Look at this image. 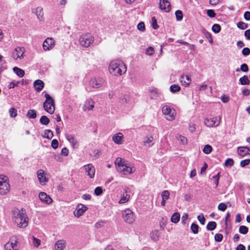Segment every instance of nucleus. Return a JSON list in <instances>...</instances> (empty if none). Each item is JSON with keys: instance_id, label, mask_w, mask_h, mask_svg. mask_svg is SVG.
<instances>
[{"instance_id": "obj_30", "label": "nucleus", "mask_w": 250, "mask_h": 250, "mask_svg": "<svg viewBox=\"0 0 250 250\" xmlns=\"http://www.w3.org/2000/svg\"><path fill=\"white\" fill-rule=\"evenodd\" d=\"M150 237L152 241L154 242L158 241L160 237L159 231L158 230L152 231L150 233Z\"/></svg>"}, {"instance_id": "obj_22", "label": "nucleus", "mask_w": 250, "mask_h": 250, "mask_svg": "<svg viewBox=\"0 0 250 250\" xmlns=\"http://www.w3.org/2000/svg\"><path fill=\"white\" fill-rule=\"evenodd\" d=\"M180 82L182 85L187 87L190 83L191 79L188 75H183L180 77Z\"/></svg>"}, {"instance_id": "obj_61", "label": "nucleus", "mask_w": 250, "mask_h": 250, "mask_svg": "<svg viewBox=\"0 0 250 250\" xmlns=\"http://www.w3.org/2000/svg\"><path fill=\"white\" fill-rule=\"evenodd\" d=\"M20 83V82H15V81H13L12 82H11L9 85L8 86V88L9 89L10 88H14L15 86H18V84H19Z\"/></svg>"}, {"instance_id": "obj_44", "label": "nucleus", "mask_w": 250, "mask_h": 250, "mask_svg": "<svg viewBox=\"0 0 250 250\" xmlns=\"http://www.w3.org/2000/svg\"><path fill=\"white\" fill-rule=\"evenodd\" d=\"M190 229L193 233L197 234L198 232L199 227L197 225L192 223L191 225Z\"/></svg>"}, {"instance_id": "obj_31", "label": "nucleus", "mask_w": 250, "mask_h": 250, "mask_svg": "<svg viewBox=\"0 0 250 250\" xmlns=\"http://www.w3.org/2000/svg\"><path fill=\"white\" fill-rule=\"evenodd\" d=\"M32 240V244L34 248H38L41 244V241L38 238L34 236H32L31 238Z\"/></svg>"}, {"instance_id": "obj_57", "label": "nucleus", "mask_w": 250, "mask_h": 250, "mask_svg": "<svg viewBox=\"0 0 250 250\" xmlns=\"http://www.w3.org/2000/svg\"><path fill=\"white\" fill-rule=\"evenodd\" d=\"M242 53L244 56H248L250 54V49L248 47H245L243 49Z\"/></svg>"}, {"instance_id": "obj_21", "label": "nucleus", "mask_w": 250, "mask_h": 250, "mask_svg": "<svg viewBox=\"0 0 250 250\" xmlns=\"http://www.w3.org/2000/svg\"><path fill=\"white\" fill-rule=\"evenodd\" d=\"M94 102L92 99H87L83 104V109L84 111L92 110L94 107Z\"/></svg>"}, {"instance_id": "obj_42", "label": "nucleus", "mask_w": 250, "mask_h": 250, "mask_svg": "<svg viewBox=\"0 0 250 250\" xmlns=\"http://www.w3.org/2000/svg\"><path fill=\"white\" fill-rule=\"evenodd\" d=\"M212 30L215 33H219L221 30V26L218 24H214L212 27Z\"/></svg>"}, {"instance_id": "obj_62", "label": "nucleus", "mask_w": 250, "mask_h": 250, "mask_svg": "<svg viewBox=\"0 0 250 250\" xmlns=\"http://www.w3.org/2000/svg\"><path fill=\"white\" fill-rule=\"evenodd\" d=\"M59 143L58 141L56 139H53L51 143L52 147L56 149L58 147Z\"/></svg>"}, {"instance_id": "obj_46", "label": "nucleus", "mask_w": 250, "mask_h": 250, "mask_svg": "<svg viewBox=\"0 0 250 250\" xmlns=\"http://www.w3.org/2000/svg\"><path fill=\"white\" fill-rule=\"evenodd\" d=\"M154 53V48L152 46H149L146 49V54L148 56L152 55Z\"/></svg>"}, {"instance_id": "obj_59", "label": "nucleus", "mask_w": 250, "mask_h": 250, "mask_svg": "<svg viewBox=\"0 0 250 250\" xmlns=\"http://www.w3.org/2000/svg\"><path fill=\"white\" fill-rule=\"evenodd\" d=\"M218 208L219 210L225 211L227 208V206L225 203H221L219 204Z\"/></svg>"}, {"instance_id": "obj_23", "label": "nucleus", "mask_w": 250, "mask_h": 250, "mask_svg": "<svg viewBox=\"0 0 250 250\" xmlns=\"http://www.w3.org/2000/svg\"><path fill=\"white\" fill-rule=\"evenodd\" d=\"M161 197H162V202H161V206L164 207L166 206L167 201L169 199L170 197V193L169 192L165 190L163 191L161 193Z\"/></svg>"}, {"instance_id": "obj_33", "label": "nucleus", "mask_w": 250, "mask_h": 250, "mask_svg": "<svg viewBox=\"0 0 250 250\" xmlns=\"http://www.w3.org/2000/svg\"><path fill=\"white\" fill-rule=\"evenodd\" d=\"M13 71L17 75L21 78L23 77L25 74L23 70L17 67H14L13 68Z\"/></svg>"}, {"instance_id": "obj_55", "label": "nucleus", "mask_w": 250, "mask_h": 250, "mask_svg": "<svg viewBox=\"0 0 250 250\" xmlns=\"http://www.w3.org/2000/svg\"><path fill=\"white\" fill-rule=\"evenodd\" d=\"M207 13L208 16L210 18H214L216 16V13L212 9L207 10Z\"/></svg>"}, {"instance_id": "obj_15", "label": "nucleus", "mask_w": 250, "mask_h": 250, "mask_svg": "<svg viewBox=\"0 0 250 250\" xmlns=\"http://www.w3.org/2000/svg\"><path fill=\"white\" fill-rule=\"evenodd\" d=\"M18 241L15 239H10L4 245L5 250H18Z\"/></svg>"}, {"instance_id": "obj_13", "label": "nucleus", "mask_w": 250, "mask_h": 250, "mask_svg": "<svg viewBox=\"0 0 250 250\" xmlns=\"http://www.w3.org/2000/svg\"><path fill=\"white\" fill-rule=\"evenodd\" d=\"M87 209V207L85 206L82 204H78L76 206L75 210L74 212L75 217L79 218L84 214Z\"/></svg>"}, {"instance_id": "obj_2", "label": "nucleus", "mask_w": 250, "mask_h": 250, "mask_svg": "<svg viewBox=\"0 0 250 250\" xmlns=\"http://www.w3.org/2000/svg\"><path fill=\"white\" fill-rule=\"evenodd\" d=\"M126 70L125 64L121 60H113L109 64L108 71L113 76H122L126 72Z\"/></svg>"}, {"instance_id": "obj_38", "label": "nucleus", "mask_w": 250, "mask_h": 250, "mask_svg": "<svg viewBox=\"0 0 250 250\" xmlns=\"http://www.w3.org/2000/svg\"><path fill=\"white\" fill-rule=\"evenodd\" d=\"M53 136V133L51 130H46L44 132V134L42 135V137L44 138L51 139Z\"/></svg>"}, {"instance_id": "obj_63", "label": "nucleus", "mask_w": 250, "mask_h": 250, "mask_svg": "<svg viewBox=\"0 0 250 250\" xmlns=\"http://www.w3.org/2000/svg\"><path fill=\"white\" fill-rule=\"evenodd\" d=\"M221 100L222 102L224 103H228L229 100V96H227L225 95H223L221 97Z\"/></svg>"}, {"instance_id": "obj_36", "label": "nucleus", "mask_w": 250, "mask_h": 250, "mask_svg": "<svg viewBox=\"0 0 250 250\" xmlns=\"http://www.w3.org/2000/svg\"><path fill=\"white\" fill-rule=\"evenodd\" d=\"M239 82L242 85L249 84L250 81L248 77L247 76H244L243 77L239 79Z\"/></svg>"}, {"instance_id": "obj_26", "label": "nucleus", "mask_w": 250, "mask_h": 250, "mask_svg": "<svg viewBox=\"0 0 250 250\" xmlns=\"http://www.w3.org/2000/svg\"><path fill=\"white\" fill-rule=\"evenodd\" d=\"M33 13H35L40 21L44 20L43 8L41 7H38L34 10Z\"/></svg>"}, {"instance_id": "obj_12", "label": "nucleus", "mask_w": 250, "mask_h": 250, "mask_svg": "<svg viewBox=\"0 0 250 250\" xmlns=\"http://www.w3.org/2000/svg\"><path fill=\"white\" fill-rule=\"evenodd\" d=\"M37 177L41 185L44 186L48 181L47 174L43 170L40 169L37 172Z\"/></svg>"}, {"instance_id": "obj_24", "label": "nucleus", "mask_w": 250, "mask_h": 250, "mask_svg": "<svg viewBox=\"0 0 250 250\" xmlns=\"http://www.w3.org/2000/svg\"><path fill=\"white\" fill-rule=\"evenodd\" d=\"M249 148L246 146H239L237 148V153L239 156L244 157L249 155Z\"/></svg>"}, {"instance_id": "obj_7", "label": "nucleus", "mask_w": 250, "mask_h": 250, "mask_svg": "<svg viewBox=\"0 0 250 250\" xmlns=\"http://www.w3.org/2000/svg\"><path fill=\"white\" fill-rule=\"evenodd\" d=\"M94 37L90 34L83 35L79 39L80 44L85 47H89L94 42Z\"/></svg>"}, {"instance_id": "obj_5", "label": "nucleus", "mask_w": 250, "mask_h": 250, "mask_svg": "<svg viewBox=\"0 0 250 250\" xmlns=\"http://www.w3.org/2000/svg\"><path fill=\"white\" fill-rule=\"evenodd\" d=\"M10 189L9 178L7 176L0 175V194L4 195L7 193Z\"/></svg>"}, {"instance_id": "obj_19", "label": "nucleus", "mask_w": 250, "mask_h": 250, "mask_svg": "<svg viewBox=\"0 0 250 250\" xmlns=\"http://www.w3.org/2000/svg\"><path fill=\"white\" fill-rule=\"evenodd\" d=\"M39 197L42 202L47 204H50L53 201L52 198L49 196V195H47L44 192H40L39 194Z\"/></svg>"}, {"instance_id": "obj_52", "label": "nucleus", "mask_w": 250, "mask_h": 250, "mask_svg": "<svg viewBox=\"0 0 250 250\" xmlns=\"http://www.w3.org/2000/svg\"><path fill=\"white\" fill-rule=\"evenodd\" d=\"M234 164V161L232 159L229 158L225 162V166L230 167L233 166Z\"/></svg>"}, {"instance_id": "obj_53", "label": "nucleus", "mask_w": 250, "mask_h": 250, "mask_svg": "<svg viewBox=\"0 0 250 250\" xmlns=\"http://www.w3.org/2000/svg\"><path fill=\"white\" fill-rule=\"evenodd\" d=\"M188 215L187 213H184L183 216H182L181 219V222L184 225H185L187 224L188 219Z\"/></svg>"}, {"instance_id": "obj_49", "label": "nucleus", "mask_w": 250, "mask_h": 250, "mask_svg": "<svg viewBox=\"0 0 250 250\" xmlns=\"http://www.w3.org/2000/svg\"><path fill=\"white\" fill-rule=\"evenodd\" d=\"M212 150V148L211 146L206 145L204 146V153L209 154Z\"/></svg>"}, {"instance_id": "obj_10", "label": "nucleus", "mask_w": 250, "mask_h": 250, "mask_svg": "<svg viewBox=\"0 0 250 250\" xmlns=\"http://www.w3.org/2000/svg\"><path fill=\"white\" fill-rule=\"evenodd\" d=\"M104 80L102 77L92 78L89 82V84L91 87L94 88H99L102 86L104 83Z\"/></svg>"}, {"instance_id": "obj_11", "label": "nucleus", "mask_w": 250, "mask_h": 250, "mask_svg": "<svg viewBox=\"0 0 250 250\" xmlns=\"http://www.w3.org/2000/svg\"><path fill=\"white\" fill-rule=\"evenodd\" d=\"M221 117H216L212 118H206L204 120V124L208 127H216L219 125L220 123Z\"/></svg>"}, {"instance_id": "obj_34", "label": "nucleus", "mask_w": 250, "mask_h": 250, "mask_svg": "<svg viewBox=\"0 0 250 250\" xmlns=\"http://www.w3.org/2000/svg\"><path fill=\"white\" fill-rule=\"evenodd\" d=\"M216 226L217 224L215 222L211 221L208 223L206 228L208 230H213L216 228Z\"/></svg>"}, {"instance_id": "obj_56", "label": "nucleus", "mask_w": 250, "mask_h": 250, "mask_svg": "<svg viewBox=\"0 0 250 250\" xmlns=\"http://www.w3.org/2000/svg\"><path fill=\"white\" fill-rule=\"evenodd\" d=\"M152 21V25L153 28L154 29H157L158 28V26L157 23V20L154 17H152L151 19Z\"/></svg>"}, {"instance_id": "obj_18", "label": "nucleus", "mask_w": 250, "mask_h": 250, "mask_svg": "<svg viewBox=\"0 0 250 250\" xmlns=\"http://www.w3.org/2000/svg\"><path fill=\"white\" fill-rule=\"evenodd\" d=\"M85 173L89 178H92L95 176V168L92 164H87L84 166Z\"/></svg>"}, {"instance_id": "obj_54", "label": "nucleus", "mask_w": 250, "mask_h": 250, "mask_svg": "<svg viewBox=\"0 0 250 250\" xmlns=\"http://www.w3.org/2000/svg\"><path fill=\"white\" fill-rule=\"evenodd\" d=\"M102 192H103V189H102V188H101L100 187H98L96 188L94 190V193H95V195L97 196L101 195L102 193Z\"/></svg>"}, {"instance_id": "obj_45", "label": "nucleus", "mask_w": 250, "mask_h": 250, "mask_svg": "<svg viewBox=\"0 0 250 250\" xmlns=\"http://www.w3.org/2000/svg\"><path fill=\"white\" fill-rule=\"evenodd\" d=\"M239 231L241 234H246L248 232V229L245 226H241L239 228Z\"/></svg>"}, {"instance_id": "obj_50", "label": "nucleus", "mask_w": 250, "mask_h": 250, "mask_svg": "<svg viewBox=\"0 0 250 250\" xmlns=\"http://www.w3.org/2000/svg\"><path fill=\"white\" fill-rule=\"evenodd\" d=\"M250 163V159H247L245 160H242L240 162V166L241 167H244L246 166L249 165Z\"/></svg>"}, {"instance_id": "obj_43", "label": "nucleus", "mask_w": 250, "mask_h": 250, "mask_svg": "<svg viewBox=\"0 0 250 250\" xmlns=\"http://www.w3.org/2000/svg\"><path fill=\"white\" fill-rule=\"evenodd\" d=\"M9 114L11 117L15 118L17 115V110L14 107H12L9 109Z\"/></svg>"}, {"instance_id": "obj_8", "label": "nucleus", "mask_w": 250, "mask_h": 250, "mask_svg": "<svg viewBox=\"0 0 250 250\" xmlns=\"http://www.w3.org/2000/svg\"><path fill=\"white\" fill-rule=\"evenodd\" d=\"M122 216L124 221L128 224H132L135 219L134 212L129 208L123 211Z\"/></svg>"}, {"instance_id": "obj_47", "label": "nucleus", "mask_w": 250, "mask_h": 250, "mask_svg": "<svg viewBox=\"0 0 250 250\" xmlns=\"http://www.w3.org/2000/svg\"><path fill=\"white\" fill-rule=\"evenodd\" d=\"M237 27L241 29H245L248 28V25L247 23H244L242 21H239L237 23Z\"/></svg>"}, {"instance_id": "obj_58", "label": "nucleus", "mask_w": 250, "mask_h": 250, "mask_svg": "<svg viewBox=\"0 0 250 250\" xmlns=\"http://www.w3.org/2000/svg\"><path fill=\"white\" fill-rule=\"evenodd\" d=\"M240 70L244 72H247L249 71V67L247 64L244 63L241 65Z\"/></svg>"}, {"instance_id": "obj_41", "label": "nucleus", "mask_w": 250, "mask_h": 250, "mask_svg": "<svg viewBox=\"0 0 250 250\" xmlns=\"http://www.w3.org/2000/svg\"><path fill=\"white\" fill-rule=\"evenodd\" d=\"M150 97L151 99H155L157 98L158 91L157 89L154 88L150 90Z\"/></svg>"}, {"instance_id": "obj_28", "label": "nucleus", "mask_w": 250, "mask_h": 250, "mask_svg": "<svg viewBox=\"0 0 250 250\" xmlns=\"http://www.w3.org/2000/svg\"><path fill=\"white\" fill-rule=\"evenodd\" d=\"M34 86L37 91L40 92L44 87V83L42 80H37L34 82Z\"/></svg>"}, {"instance_id": "obj_64", "label": "nucleus", "mask_w": 250, "mask_h": 250, "mask_svg": "<svg viewBox=\"0 0 250 250\" xmlns=\"http://www.w3.org/2000/svg\"><path fill=\"white\" fill-rule=\"evenodd\" d=\"M61 153L65 156H67L69 153V150L66 147H63L62 148Z\"/></svg>"}, {"instance_id": "obj_16", "label": "nucleus", "mask_w": 250, "mask_h": 250, "mask_svg": "<svg viewBox=\"0 0 250 250\" xmlns=\"http://www.w3.org/2000/svg\"><path fill=\"white\" fill-rule=\"evenodd\" d=\"M112 140L115 144L121 145L124 142V136L121 132L116 133L113 135Z\"/></svg>"}, {"instance_id": "obj_25", "label": "nucleus", "mask_w": 250, "mask_h": 250, "mask_svg": "<svg viewBox=\"0 0 250 250\" xmlns=\"http://www.w3.org/2000/svg\"><path fill=\"white\" fill-rule=\"evenodd\" d=\"M128 188H126L125 189V192H124L121 196L120 200L119 201V203L120 204H125L130 199V195L127 193V190Z\"/></svg>"}, {"instance_id": "obj_1", "label": "nucleus", "mask_w": 250, "mask_h": 250, "mask_svg": "<svg viewBox=\"0 0 250 250\" xmlns=\"http://www.w3.org/2000/svg\"><path fill=\"white\" fill-rule=\"evenodd\" d=\"M114 163L117 171L124 175L131 174L136 170L135 167L124 158L117 157Z\"/></svg>"}, {"instance_id": "obj_35", "label": "nucleus", "mask_w": 250, "mask_h": 250, "mask_svg": "<svg viewBox=\"0 0 250 250\" xmlns=\"http://www.w3.org/2000/svg\"><path fill=\"white\" fill-rule=\"evenodd\" d=\"M176 137L180 144L185 145L187 143L188 140L185 137L178 134Z\"/></svg>"}, {"instance_id": "obj_27", "label": "nucleus", "mask_w": 250, "mask_h": 250, "mask_svg": "<svg viewBox=\"0 0 250 250\" xmlns=\"http://www.w3.org/2000/svg\"><path fill=\"white\" fill-rule=\"evenodd\" d=\"M153 138L151 135H147L145 137L143 144L146 147H150L153 145Z\"/></svg>"}, {"instance_id": "obj_4", "label": "nucleus", "mask_w": 250, "mask_h": 250, "mask_svg": "<svg viewBox=\"0 0 250 250\" xmlns=\"http://www.w3.org/2000/svg\"><path fill=\"white\" fill-rule=\"evenodd\" d=\"M46 100L43 105L44 110L49 114H53L55 109V101L54 99L48 94L44 95Z\"/></svg>"}, {"instance_id": "obj_48", "label": "nucleus", "mask_w": 250, "mask_h": 250, "mask_svg": "<svg viewBox=\"0 0 250 250\" xmlns=\"http://www.w3.org/2000/svg\"><path fill=\"white\" fill-rule=\"evenodd\" d=\"M175 16L177 21H181L183 19V13L181 10H177L175 12Z\"/></svg>"}, {"instance_id": "obj_40", "label": "nucleus", "mask_w": 250, "mask_h": 250, "mask_svg": "<svg viewBox=\"0 0 250 250\" xmlns=\"http://www.w3.org/2000/svg\"><path fill=\"white\" fill-rule=\"evenodd\" d=\"M40 123L43 125H47L50 122L49 119L46 116H42L40 119Z\"/></svg>"}, {"instance_id": "obj_29", "label": "nucleus", "mask_w": 250, "mask_h": 250, "mask_svg": "<svg viewBox=\"0 0 250 250\" xmlns=\"http://www.w3.org/2000/svg\"><path fill=\"white\" fill-rule=\"evenodd\" d=\"M67 141L71 144L73 148H77L78 146L77 140L72 135H66L65 136Z\"/></svg>"}, {"instance_id": "obj_17", "label": "nucleus", "mask_w": 250, "mask_h": 250, "mask_svg": "<svg viewBox=\"0 0 250 250\" xmlns=\"http://www.w3.org/2000/svg\"><path fill=\"white\" fill-rule=\"evenodd\" d=\"M159 5L161 9L164 12H168L170 10L171 5L167 0H160Z\"/></svg>"}, {"instance_id": "obj_60", "label": "nucleus", "mask_w": 250, "mask_h": 250, "mask_svg": "<svg viewBox=\"0 0 250 250\" xmlns=\"http://www.w3.org/2000/svg\"><path fill=\"white\" fill-rule=\"evenodd\" d=\"M138 29L141 31L145 30V25L144 22H141L137 25Z\"/></svg>"}, {"instance_id": "obj_9", "label": "nucleus", "mask_w": 250, "mask_h": 250, "mask_svg": "<svg viewBox=\"0 0 250 250\" xmlns=\"http://www.w3.org/2000/svg\"><path fill=\"white\" fill-rule=\"evenodd\" d=\"M25 48L23 47L17 46L14 48L11 57L14 60H21L23 58Z\"/></svg>"}, {"instance_id": "obj_32", "label": "nucleus", "mask_w": 250, "mask_h": 250, "mask_svg": "<svg viewBox=\"0 0 250 250\" xmlns=\"http://www.w3.org/2000/svg\"><path fill=\"white\" fill-rule=\"evenodd\" d=\"M180 219V214L178 212H175L174 213L170 218L171 221L175 224L177 223Z\"/></svg>"}, {"instance_id": "obj_39", "label": "nucleus", "mask_w": 250, "mask_h": 250, "mask_svg": "<svg viewBox=\"0 0 250 250\" xmlns=\"http://www.w3.org/2000/svg\"><path fill=\"white\" fill-rule=\"evenodd\" d=\"M180 90V86L177 84H172L170 87V90L172 93H175L178 92Z\"/></svg>"}, {"instance_id": "obj_3", "label": "nucleus", "mask_w": 250, "mask_h": 250, "mask_svg": "<svg viewBox=\"0 0 250 250\" xmlns=\"http://www.w3.org/2000/svg\"><path fill=\"white\" fill-rule=\"evenodd\" d=\"M13 220L18 227L24 228L28 225L29 219L25 210L16 209L13 211Z\"/></svg>"}, {"instance_id": "obj_14", "label": "nucleus", "mask_w": 250, "mask_h": 250, "mask_svg": "<svg viewBox=\"0 0 250 250\" xmlns=\"http://www.w3.org/2000/svg\"><path fill=\"white\" fill-rule=\"evenodd\" d=\"M55 42L52 38H47L43 42L42 47L44 51H49L52 49L55 46Z\"/></svg>"}, {"instance_id": "obj_20", "label": "nucleus", "mask_w": 250, "mask_h": 250, "mask_svg": "<svg viewBox=\"0 0 250 250\" xmlns=\"http://www.w3.org/2000/svg\"><path fill=\"white\" fill-rule=\"evenodd\" d=\"M66 246V242L63 239H61L56 241L54 245V250H63Z\"/></svg>"}, {"instance_id": "obj_6", "label": "nucleus", "mask_w": 250, "mask_h": 250, "mask_svg": "<svg viewBox=\"0 0 250 250\" xmlns=\"http://www.w3.org/2000/svg\"><path fill=\"white\" fill-rule=\"evenodd\" d=\"M162 110L167 120L172 121L175 119V110L173 107L169 105H164Z\"/></svg>"}, {"instance_id": "obj_51", "label": "nucleus", "mask_w": 250, "mask_h": 250, "mask_svg": "<svg viewBox=\"0 0 250 250\" xmlns=\"http://www.w3.org/2000/svg\"><path fill=\"white\" fill-rule=\"evenodd\" d=\"M223 238V235L220 233H217L214 236V239L216 242H221Z\"/></svg>"}, {"instance_id": "obj_37", "label": "nucleus", "mask_w": 250, "mask_h": 250, "mask_svg": "<svg viewBox=\"0 0 250 250\" xmlns=\"http://www.w3.org/2000/svg\"><path fill=\"white\" fill-rule=\"evenodd\" d=\"M27 116L29 118L34 119L37 116L36 112L34 109H30L27 113Z\"/></svg>"}]
</instances>
